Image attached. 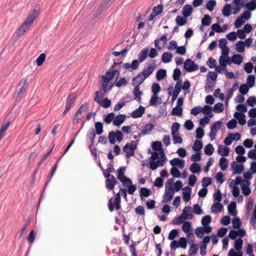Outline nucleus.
<instances>
[{"label":"nucleus","instance_id":"1","mask_svg":"<svg viewBox=\"0 0 256 256\" xmlns=\"http://www.w3.org/2000/svg\"><path fill=\"white\" fill-rule=\"evenodd\" d=\"M36 10L34 8L33 10L28 14L25 22L18 30L16 32L17 37L20 38L29 29L36 18Z\"/></svg>","mask_w":256,"mask_h":256},{"label":"nucleus","instance_id":"2","mask_svg":"<svg viewBox=\"0 0 256 256\" xmlns=\"http://www.w3.org/2000/svg\"><path fill=\"white\" fill-rule=\"evenodd\" d=\"M138 144V140H132L130 143H127L124 146L122 150L126 153V158L134 155V151L136 148Z\"/></svg>","mask_w":256,"mask_h":256},{"label":"nucleus","instance_id":"3","mask_svg":"<svg viewBox=\"0 0 256 256\" xmlns=\"http://www.w3.org/2000/svg\"><path fill=\"white\" fill-rule=\"evenodd\" d=\"M28 87L26 80H22L19 82L14 93V98L18 100H20L21 96L24 94Z\"/></svg>","mask_w":256,"mask_h":256},{"label":"nucleus","instance_id":"4","mask_svg":"<svg viewBox=\"0 0 256 256\" xmlns=\"http://www.w3.org/2000/svg\"><path fill=\"white\" fill-rule=\"evenodd\" d=\"M102 172L104 176L106 178L105 180L106 188L108 190H112L115 185L118 183V182L114 176L111 174H106L104 170H102Z\"/></svg>","mask_w":256,"mask_h":256},{"label":"nucleus","instance_id":"5","mask_svg":"<svg viewBox=\"0 0 256 256\" xmlns=\"http://www.w3.org/2000/svg\"><path fill=\"white\" fill-rule=\"evenodd\" d=\"M115 138H116V140L118 142H121L123 139V134L121 131L118 130L116 132L111 131L109 132L108 135V139L110 144H114L116 143V140Z\"/></svg>","mask_w":256,"mask_h":256},{"label":"nucleus","instance_id":"6","mask_svg":"<svg viewBox=\"0 0 256 256\" xmlns=\"http://www.w3.org/2000/svg\"><path fill=\"white\" fill-rule=\"evenodd\" d=\"M222 124V122L218 120L214 122L210 126V132L209 134V136L211 140L216 139L217 132L220 129Z\"/></svg>","mask_w":256,"mask_h":256},{"label":"nucleus","instance_id":"7","mask_svg":"<svg viewBox=\"0 0 256 256\" xmlns=\"http://www.w3.org/2000/svg\"><path fill=\"white\" fill-rule=\"evenodd\" d=\"M184 67L188 72H192L198 69V66L197 64L190 59H187L184 64Z\"/></svg>","mask_w":256,"mask_h":256},{"label":"nucleus","instance_id":"8","mask_svg":"<svg viewBox=\"0 0 256 256\" xmlns=\"http://www.w3.org/2000/svg\"><path fill=\"white\" fill-rule=\"evenodd\" d=\"M156 67L155 60H152V62L151 64H148V66L144 67L142 72H140L144 78H148L154 71Z\"/></svg>","mask_w":256,"mask_h":256},{"label":"nucleus","instance_id":"9","mask_svg":"<svg viewBox=\"0 0 256 256\" xmlns=\"http://www.w3.org/2000/svg\"><path fill=\"white\" fill-rule=\"evenodd\" d=\"M174 194V189L172 187H170L168 189H166L164 194L162 196V202L166 203L170 202L173 198Z\"/></svg>","mask_w":256,"mask_h":256},{"label":"nucleus","instance_id":"10","mask_svg":"<svg viewBox=\"0 0 256 256\" xmlns=\"http://www.w3.org/2000/svg\"><path fill=\"white\" fill-rule=\"evenodd\" d=\"M76 96L74 93H70L66 98V108L70 110L76 102Z\"/></svg>","mask_w":256,"mask_h":256},{"label":"nucleus","instance_id":"11","mask_svg":"<svg viewBox=\"0 0 256 256\" xmlns=\"http://www.w3.org/2000/svg\"><path fill=\"white\" fill-rule=\"evenodd\" d=\"M146 79L140 72L136 76L132 78V85L134 86L140 87Z\"/></svg>","mask_w":256,"mask_h":256},{"label":"nucleus","instance_id":"12","mask_svg":"<svg viewBox=\"0 0 256 256\" xmlns=\"http://www.w3.org/2000/svg\"><path fill=\"white\" fill-rule=\"evenodd\" d=\"M231 168L233 170V174H240L244 170V166L238 164L236 162H232L231 164Z\"/></svg>","mask_w":256,"mask_h":256},{"label":"nucleus","instance_id":"13","mask_svg":"<svg viewBox=\"0 0 256 256\" xmlns=\"http://www.w3.org/2000/svg\"><path fill=\"white\" fill-rule=\"evenodd\" d=\"M182 80H178L176 82L174 90L172 94V101H174L178 96L182 89Z\"/></svg>","mask_w":256,"mask_h":256},{"label":"nucleus","instance_id":"14","mask_svg":"<svg viewBox=\"0 0 256 256\" xmlns=\"http://www.w3.org/2000/svg\"><path fill=\"white\" fill-rule=\"evenodd\" d=\"M141 62H139V60H134L132 64L130 63H124L122 65V68L126 70H129L130 68L132 70H136L138 68L139 64Z\"/></svg>","mask_w":256,"mask_h":256},{"label":"nucleus","instance_id":"15","mask_svg":"<svg viewBox=\"0 0 256 256\" xmlns=\"http://www.w3.org/2000/svg\"><path fill=\"white\" fill-rule=\"evenodd\" d=\"M192 189L188 186H186L182 188V196L184 202H188L190 200Z\"/></svg>","mask_w":256,"mask_h":256},{"label":"nucleus","instance_id":"16","mask_svg":"<svg viewBox=\"0 0 256 256\" xmlns=\"http://www.w3.org/2000/svg\"><path fill=\"white\" fill-rule=\"evenodd\" d=\"M98 96H95L94 100L98 104H100L103 108H107L111 104V101L108 98H104L102 100H99Z\"/></svg>","mask_w":256,"mask_h":256},{"label":"nucleus","instance_id":"17","mask_svg":"<svg viewBox=\"0 0 256 256\" xmlns=\"http://www.w3.org/2000/svg\"><path fill=\"white\" fill-rule=\"evenodd\" d=\"M170 164L173 166H178L180 168H182L185 166V162L182 159L176 158L170 160Z\"/></svg>","mask_w":256,"mask_h":256},{"label":"nucleus","instance_id":"18","mask_svg":"<svg viewBox=\"0 0 256 256\" xmlns=\"http://www.w3.org/2000/svg\"><path fill=\"white\" fill-rule=\"evenodd\" d=\"M114 65L112 66L109 70L106 72V74L102 76V80H104L105 82H110L113 78H114V76L113 72Z\"/></svg>","mask_w":256,"mask_h":256},{"label":"nucleus","instance_id":"19","mask_svg":"<svg viewBox=\"0 0 256 256\" xmlns=\"http://www.w3.org/2000/svg\"><path fill=\"white\" fill-rule=\"evenodd\" d=\"M145 108L142 106H140L138 108L134 110L132 113V116L133 118H138L141 117L144 114Z\"/></svg>","mask_w":256,"mask_h":256},{"label":"nucleus","instance_id":"20","mask_svg":"<svg viewBox=\"0 0 256 256\" xmlns=\"http://www.w3.org/2000/svg\"><path fill=\"white\" fill-rule=\"evenodd\" d=\"M154 128V126L152 124H148L145 125L144 129L142 130V132L139 134L138 137L147 135L150 134Z\"/></svg>","mask_w":256,"mask_h":256},{"label":"nucleus","instance_id":"21","mask_svg":"<svg viewBox=\"0 0 256 256\" xmlns=\"http://www.w3.org/2000/svg\"><path fill=\"white\" fill-rule=\"evenodd\" d=\"M235 118L238 120V123L244 126L246 123V120L245 118V114L243 113H240L239 112H235L234 114Z\"/></svg>","mask_w":256,"mask_h":256},{"label":"nucleus","instance_id":"22","mask_svg":"<svg viewBox=\"0 0 256 256\" xmlns=\"http://www.w3.org/2000/svg\"><path fill=\"white\" fill-rule=\"evenodd\" d=\"M120 202H114L112 203L111 200H110L108 202L109 210L112 212L114 211V208L116 210H118L121 209Z\"/></svg>","mask_w":256,"mask_h":256},{"label":"nucleus","instance_id":"23","mask_svg":"<svg viewBox=\"0 0 256 256\" xmlns=\"http://www.w3.org/2000/svg\"><path fill=\"white\" fill-rule=\"evenodd\" d=\"M193 11L192 8L190 4H186L182 8V14L184 18H188L191 15Z\"/></svg>","mask_w":256,"mask_h":256},{"label":"nucleus","instance_id":"24","mask_svg":"<svg viewBox=\"0 0 256 256\" xmlns=\"http://www.w3.org/2000/svg\"><path fill=\"white\" fill-rule=\"evenodd\" d=\"M126 115L120 114L117 115L113 120V124L116 126L120 125L125 120Z\"/></svg>","mask_w":256,"mask_h":256},{"label":"nucleus","instance_id":"25","mask_svg":"<svg viewBox=\"0 0 256 256\" xmlns=\"http://www.w3.org/2000/svg\"><path fill=\"white\" fill-rule=\"evenodd\" d=\"M224 209L222 204L220 202H215L211 206V212L214 214H217L221 212Z\"/></svg>","mask_w":256,"mask_h":256},{"label":"nucleus","instance_id":"26","mask_svg":"<svg viewBox=\"0 0 256 256\" xmlns=\"http://www.w3.org/2000/svg\"><path fill=\"white\" fill-rule=\"evenodd\" d=\"M102 80L103 82L101 85L100 90L102 91L103 93H106L111 90L114 86V84L111 85H109V82H106L104 80Z\"/></svg>","mask_w":256,"mask_h":256},{"label":"nucleus","instance_id":"27","mask_svg":"<svg viewBox=\"0 0 256 256\" xmlns=\"http://www.w3.org/2000/svg\"><path fill=\"white\" fill-rule=\"evenodd\" d=\"M140 87L134 86V90L132 92L134 99L139 102H141V96L143 94V92L142 91H140Z\"/></svg>","mask_w":256,"mask_h":256},{"label":"nucleus","instance_id":"28","mask_svg":"<svg viewBox=\"0 0 256 256\" xmlns=\"http://www.w3.org/2000/svg\"><path fill=\"white\" fill-rule=\"evenodd\" d=\"M244 182H245V184H243L241 188L242 194L244 196H248L251 192V190L250 188V182L249 181H244Z\"/></svg>","mask_w":256,"mask_h":256},{"label":"nucleus","instance_id":"29","mask_svg":"<svg viewBox=\"0 0 256 256\" xmlns=\"http://www.w3.org/2000/svg\"><path fill=\"white\" fill-rule=\"evenodd\" d=\"M236 202H232L228 207V212L232 216H236L237 214V211L236 210Z\"/></svg>","mask_w":256,"mask_h":256},{"label":"nucleus","instance_id":"30","mask_svg":"<svg viewBox=\"0 0 256 256\" xmlns=\"http://www.w3.org/2000/svg\"><path fill=\"white\" fill-rule=\"evenodd\" d=\"M191 223L190 222H184L182 226V229L184 232H188L187 234L188 238H189L190 236H193L192 234L190 232L191 230Z\"/></svg>","mask_w":256,"mask_h":256},{"label":"nucleus","instance_id":"31","mask_svg":"<svg viewBox=\"0 0 256 256\" xmlns=\"http://www.w3.org/2000/svg\"><path fill=\"white\" fill-rule=\"evenodd\" d=\"M148 48H144L140 52L138 55L139 62H142L146 60L148 56Z\"/></svg>","mask_w":256,"mask_h":256},{"label":"nucleus","instance_id":"32","mask_svg":"<svg viewBox=\"0 0 256 256\" xmlns=\"http://www.w3.org/2000/svg\"><path fill=\"white\" fill-rule=\"evenodd\" d=\"M218 154L223 157L228 154L230 152V148L226 146L221 145L218 146Z\"/></svg>","mask_w":256,"mask_h":256},{"label":"nucleus","instance_id":"33","mask_svg":"<svg viewBox=\"0 0 256 256\" xmlns=\"http://www.w3.org/2000/svg\"><path fill=\"white\" fill-rule=\"evenodd\" d=\"M194 241L192 240V244L190 246V248L188 251V256H195L198 250V244L194 243Z\"/></svg>","mask_w":256,"mask_h":256},{"label":"nucleus","instance_id":"34","mask_svg":"<svg viewBox=\"0 0 256 256\" xmlns=\"http://www.w3.org/2000/svg\"><path fill=\"white\" fill-rule=\"evenodd\" d=\"M96 136V133L95 132L94 128H91L90 129L87 134V137L90 140V145L89 146V147H90L93 145Z\"/></svg>","mask_w":256,"mask_h":256},{"label":"nucleus","instance_id":"35","mask_svg":"<svg viewBox=\"0 0 256 256\" xmlns=\"http://www.w3.org/2000/svg\"><path fill=\"white\" fill-rule=\"evenodd\" d=\"M188 209L189 210H191V207L190 206H186L183 210L182 215L184 216V219L191 220L193 218L194 216L190 212L186 210Z\"/></svg>","mask_w":256,"mask_h":256},{"label":"nucleus","instance_id":"36","mask_svg":"<svg viewBox=\"0 0 256 256\" xmlns=\"http://www.w3.org/2000/svg\"><path fill=\"white\" fill-rule=\"evenodd\" d=\"M152 192L151 190L147 188H142L140 191V195L141 198V200H142L143 197H148L149 196L151 195Z\"/></svg>","mask_w":256,"mask_h":256},{"label":"nucleus","instance_id":"37","mask_svg":"<svg viewBox=\"0 0 256 256\" xmlns=\"http://www.w3.org/2000/svg\"><path fill=\"white\" fill-rule=\"evenodd\" d=\"M212 108L208 105H206L202 108V112L205 114H208L210 118L214 116L212 112Z\"/></svg>","mask_w":256,"mask_h":256},{"label":"nucleus","instance_id":"38","mask_svg":"<svg viewBox=\"0 0 256 256\" xmlns=\"http://www.w3.org/2000/svg\"><path fill=\"white\" fill-rule=\"evenodd\" d=\"M172 53L170 52H165L162 55V60L164 63H168L172 60Z\"/></svg>","mask_w":256,"mask_h":256},{"label":"nucleus","instance_id":"39","mask_svg":"<svg viewBox=\"0 0 256 256\" xmlns=\"http://www.w3.org/2000/svg\"><path fill=\"white\" fill-rule=\"evenodd\" d=\"M152 147L156 151H160V154H163L164 150L162 149V144L160 141H156L152 143Z\"/></svg>","mask_w":256,"mask_h":256},{"label":"nucleus","instance_id":"40","mask_svg":"<svg viewBox=\"0 0 256 256\" xmlns=\"http://www.w3.org/2000/svg\"><path fill=\"white\" fill-rule=\"evenodd\" d=\"M190 170L194 174H198L200 172L201 168L198 163L194 162L190 165Z\"/></svg>","mask_w":256,"mask_h":256},{"label":"nucleus","instance_id":"41","mask_svg":"<svg viewBox=\"0 0 256 256\" xmlns=\"http://www.w3.org/2000/svg\"><path fill=\"white\" fill-rule=\"evenodd\" d=\"M244 42L242 40H239L236 44V49L238 52L242 53L244 51Z\"/></svg>","mask_w":256,"mask_h":256},{"label":"nucleus","instance_id":"42","mask_svg":"<svg viewBox=\"0 0 256 256\" xmlns=\"http://www.w3.org/2000/svg\"><path fill=\"white\" fill-rule=\"evenodd\" d=\"M228 160L224 157H222L220 160L219 166L222 170H225L228 168Z\"/></svg>","mask_w":256,"mask_h":256},{"label":"nucleus","instance_id":"43","mask_svg":"<svg viewBox=\"0 0 256 256\" xmlns=\"http://www.w3.org/2000/svg\"><path fill=\"white\" fill-rule=\"evenodd\" d=\"M166 76V71L164 69L159 70L156 74V78L158 80H163Z\"/></svg>","mask_w":256,"mask_h":256},{"label":"nucleus","instance_id":"44","mask_svg":"<svg viewBox=\"0 0 256 256\" xmlns=\"http://www.w3.org/2000/svg\"><path fill=\"white\" fill-rule=\"evenodd\" d=\"M125 170L126 167L122 166L120 167V168L117 170V172L118 173V178L121 182H124L123 179L126 177L124 175V171Z\"/></svg>","mask_w":256,"mask_h":256},{"label":"nucleus","instance_id":"45","mask_svg":"<svg viewBox=\"0 0 256 256\" xmlns=\"http://www.w3.org/2000/svg\"><path fill=\"white\" fill-rule=\"evenodd\" d=\"M232 59L233 63L238 65L240 64L243 60L242 56L240 54H234Z\"/></svg>","mask_w":256,"mask_h":256},{"label":"nucleus","instance_id":"46","mask_svg":"<svg viewBox=\"0 0 256 256\" xmlns=\"http://www.w3.org/2000/svg\"><path fill=\"white\" fill-rule=\"evenodd\" d=\"M231 5L229 4H226L222 9V14L224 16L228 17L230 16L231 14Z\"/></svg>","mask_w":256,"mask_h":256},{"label":"nucleus","instance_id":"47","mask_svg":"<svg viewBox=\"0 0 256 256\" xmlns=\"http://www.w3.org/2000/svg\"><path fill=\"white\" fill-rule=\"evenodd\" d=\"M95 132L98 135L101 134L104 132L103 124L101 122H97L95 123Z\"/></svg>","mask_w":256,"mask_h":256},{"label":"nucleus","instance_id":"48","mask_svg":"<svg viewBox=\"0 0 256 256\" xmlns=\"http://www.w3.org/2000/svg\"><path fill=\"white\" fill-rule=\"evenodd\" d=\"M186 18L182 17L180 16H178L176 18V22L178 26H182L184 25L186 22Z\"/></svg>","mask_w":256,"mask_h":256},{"label":"nucleus","instance_id":"49","mask_svg":"<svg viewBox=\"0 0 256 256\" xmlns=\"http://www.w3.org/2000/svg\"><path fill=\"white\" fill-rule=\"evenodd\" d=\"M243 245V240L241 238H239L234 241V248L237 251L242 250Z\"/></svg>","mask_w":256,"mask_h":256},{"label":"nucleus","instance_id":"50","mask_svg":"<svg viewBox=\"0 0 256 256\" xmlns=\"http://www.w3.org/2000/svg\"><path fill=\"white\" fill-rule=\"evenodd\" d=\"M204 153L208 155H212L214 152V148L211 144H208L204 148Z\"/></svg>","mask_w":256,"mask_h":256},{"label":"nucleus","instance_id":"51","mask_svg":"<svg viewBox=\"0 0 256 256\" xmlns=\"http://www.w3.org/2000/svg\"><path fill=\"white\" fill-rule=\"evenodd\" d=\"M212 22L211 17L208 14H205L202 20V24L204 26H208Z\"/></svg>","mask_w":256,"mask_h":256},{"label":"nucleus","instance_id":"52","mask_svg":"<svg viewBox=\"0 0 256 256\" xmlns=\"http://www.w3.org/2000/svg\"><path fill=\"white\" fill-rule=\"evenodd\" d=\"M224 110V104L221 102L216 104L213 108V110L216 113H220L222 112Z\"/></svg>","mask_w":256,"mask_h":256},{"label":"nucleus","instance_id":"53","mask_svg":"<svg viewBox=\"0 0 256 256\" xmlns=\"http://www.w3.org/2000/svg\"><path fill=\"white\" fill-rule=\"evenodd\" d=\"M256 78L254 75H249L246 79L247 85L250 88H252L255 83Z\"/></svg>","mask_w":256,"mask_h":256},{"label":"nucleus","instance_id":"54","mask_svg":"<svg viewBox=\"0 0 256 256\" xmlns=\"http://www.w3.org/2000/svg\"><path fill=\"white\" fill-rule=\"evenodd\" d=\"M10 124V123L9 122L2 124L0 128V140L4 137V133L8 128Z\"/></svg>","mask_w":256,"mask_h":256},{"label":"nucleus","instance_id":"55","mask_svg":"<svg viewBox=\"0 0 256 256\" xmlns=\"http://www.w3.org/2000/svg\"><path fill=\"white\" fill-rule=\"evenodd\" d=\"M182 112V108L178 106H176L173 108L172 111V114L173 116H181Z\"/></svg>","mask_w":256,"mask_h":256},{"label":"nucleus","instance_id":"56","mask_svg":"<svg viewBox=\"0 0 256 256\" xmlns=\"http://www.w3.org/2000/svg\"><path fill=\"white\" fill-rule=\"evenodd\" d=\"M250 88L246 84H244L240 85L239 92L242 95H245L248 92Z\"/></svg>","mask_w":256,"mask_h":256},{"label":"nucleus","instance_id":"57","mask_svg":"<svg viewBox=\"0 0 256 256\" xmlns=\"http://www.w3.org/2000/svg\"><path fill=\"white\" fill-rule=\"evenodd\" d=\"M202 148V143L200 140H196L192 146V150L194 151H200Z\"/></svg>","mask_w":256,"mask_h":256},{"label":"nucleus","instance_id":"58","mask_svg":"<svg viewBox=\"0 0 256 256\" xmlns=\"http://www.w3.org/2000/svg\"><path fill=\"white\" fill-rule=\"evenodd\" d=\"M181 74V72L180 70L178 68H176L174 70L172 78L174 80H176L177 82L178 80H182V79H180V77Z\"/></svg>","mask_w":256,"mask_h":256},{"label":"nucleus","instance_id":"59","mask_svg":"<svg viewBox=\"0 0 256 256\" xmlns=\"http://www.w3.org/2000/svg\"><path fill=\"white\" fill-rule=\"evenodd\" d=\"M170 174L176 178H180L181 176L180 170L176 167L172 166L170 169Z\"/></svg>","mask_w":256,"mask_h":256},{"label":"nucleus","instance_id":"60","mask_svg":"<svg viewBox=\"0 0 256 256\" xmlns=\"http://www.w3.org/2000/svg\"><path fill=\"white\" fill-rule=\"evenodd\" d=\"M163 8L162 4H160L157 6H154L152 9V13L156 16L160 14L162 12Z\"/></svg>","mask_w":256,"mask_h":256},{"label":"nucleus","instance_id":"61","mask_svg":"<svg viewBox=\"0 0 256 256\" xmlns=\"http://www.w3.org/2000/svg\"><path fill=\"white\" fill-rule=\"evenodd\" d=\"M244 22V18H242V16H240L237 18L234 25L236 28H240Z\"/></svg>","mask_w":256,"mask_h":256},{"label":"nucleus","instance_id":"62","mask_svg":"<svg viewBox=\"0 0 256 256\" xmlns=\"http://www.w3.org/2000/svg\"><path fill=\"white\" fill-rule=\"evenodd\" d=\"M128 84V82L124 77L120 78V80L117 82H116L115 86L118 88H120L122 86H126Z\"/></svg>","mask_w":256,"mask_h":256},{"label":"nucleus","instance_id":"63","mask_svg":"<svg viewBox=\"0 0 256 256\" xmlns=\"http://www.w3.org/2000/svg\"><path fill=\"white\" fill-rule=\"evenodd\" d=\"M178 246L179 247L183 248L186 249L187 246V240L186 238L184 237H182L180 238L179 240L178 241Z\"/></svg>","mask_w":256,"mask_h":256},{"label":"nucleus","instance_id":"64","mask_svg":"<svg viewBox=\"0 0 256 256\" xmlns=\"http://www.w3.org/2000/svg\"><path fill=\"white\" fill-rule=\"evenodd\" d=\"M244 6L248 8L250 10H254L256 9V2L254 1H251L244 4Z\"/></svg>","mask_w":256,"mask_h":256}]
</instances>
